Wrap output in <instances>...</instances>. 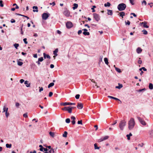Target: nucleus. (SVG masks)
<instances>
[{
  "label": "nucleus",
  "mask_w": 153,
  "mask_h": 153,
  "mask_svg": "<svg viewBox=\"0 0 153 153\" xmlns=\"http://www.w3.org/2000/svg\"><path fill=\"white\" fill-rule=\"evenodd\" d=\"M10 22L12 23H14L15 22V21L13 19H12L10 20Z\"/></svg>",
  "instance_id": "57"
},
{
  "label": "nucleus",
  "mask_w": 153,
  "mask_h": 153,
  "mask_svg": "<svg viewBox=\"0 0 153 153\" xmlns=\"http://www.w3.org/2000/svg\"><path fill=\"white\" fill-rule=\"evenodd\" d=\"M66 26L67 28H71L72 26V24L70 22H67L66 23Z\"/></svg>",
  "instance_id": "10"
},
{
  "label": "nucleus",
  "mask_w": 153,
  "mask_h": 153,
  "mask_svg": "<svg viewBox=\"0 0 153 153\" xmlns=\"http://www.w3.org/2000/svg\"><path fill=\"white\" fill-rule=\"evenodd\" d=\"M94 18L98 22L100 19V16L99 14L96 13H94L93 14Z\"/></svg>",
  "instance_id": "6"
},
{
  "label": "nucleus",
  "mask_w": 153,
  "mask_h": 153,
  "mask_svg": "<svg viewBox=\"0 0 153 153\" xmlns=\"http://www.w3.org/2000/svg\"><path fill=\"white\" fill-rule=\"evenodd\" d=\"M128 128L130 130L132 129L135 125V122L133 118H131L128 121Z\"/></svg>",
  "instance_id": "1"
},
{
  "label": "nucleus",
  "mask_w": 153,
  "mask_h": 153,
  "mask_svg": "<svg viewBox=\"0 0 153 153\" xmlns=\"http://www.w3.org/2000/svg\"><path fill=\"white\" fill-rule=\"evenodd\" d=\"M67 111L69 113H71L72 112V108H71V106H68Z\"/></svg>",
  "instance_id": "14"
},
{
  "label": "nucleus",
  "mask_w": 153,
  "mask_h": 153,
  "mask_svg": "<svg viewBox=\"0 0 153 153\" xmlns=\"http://www.w3.org/2000/svg\"><path fill=\"white\" fill-rule=\"evenodd\" d=\"M77 123L78 124H81L82 125V120H79L78 121Z\"/></svg>",
  "instance_id": "49"
},
{
  "label": "nucleus",
  "mask_w": 153,
  "mask_h": 153,
  "mask_svg": "<svg viewBox=\"0 0 153 153\" xmlns=\"http://www.w3.org/2000/svg\"><path fill=\"white\" fill-rule=\"evenodd\" d=\"M33 11L34 12H38V7L37 6H34L33 7Z\"/></svg>",
  "instance_id": "18"
},
{
  "label": "nucleus",
  "mask_w": 153,
  "mask_h": 153,
  "mask_svg": "<svg viewBox=\"0 0 153 153\" xmlns=\"http://www.w3.org/2000/svg\"><path fill=\"white\" fill-rule=\"evenodd\" d=\"M43 60V58L42 57H41L40 58H39L38 59V60H39V61H40V62H42Z\"/></svg>",
  "instance_id": "42"
},
{
  "label": "nucleus",
  "mask_w": 153,
  "mask_h": 153,
  "mask_svg": "<svg viewBox=\"0 0 153 153\" xmlns=\"http://www.w3.org/2000/svg\"><path fill=\"white\" fill-rule=\"evenodd\" d=\"M115 70L117 71L119 73L121 72L120 69L118 68H115Z\"/></svg>",
  "instance_id": "33"
},
{
  "label": "nucleus",
  "mask_w": 153,
  "mask_h": 153,
  "mask_svg": "<svg viewBox=\"0 0 153 153\" xmlns=\"http://www.w3.org/2000/svg\"><path fill=\"white\" fill-rule=\"evenodd\" d=\"M149 88L150 89L152 90L153 89V84L152 83H150L149 84Z\"/></svg>",
  "instance_id": "26"
},
{
  "label": "nucleus",
  "mask_w": 153,
  "mask_h": 153,
  "mask_svg": "<svg viewBox=\"0 0 153 153\" xmlns=\"http://www.w3.org/2000/svg\"><path fill=\"white\" fill-rule=\"evenodd\" d=\"M58 52V49L56 48V49L55 51H54L53 52V54L55 56H57L58 55V54H57V53Z\"/></svg>",
  "instance_id": "20"
},
{
  "label": "nucleus",
  "mask_w": 153,
  "mask_h": 153,
  "mask_svg": "<svg viewBox=\"0 0 153 153\" xmlns=\"http://www.w3.org/2000/svg\"><path fill=\"white\" fill-rule=\"evenodd\" d=\"M125 22L126 25H130V22L129 21L127 20V22Z\"/></svg>",
  "instance_id": "51"
},
{
  "label": "nucleus",
  "mask_w": 153,
  "mask_h": 153,
  "mask_svg": "<svg viewBox=\"0 0 153 153\" xmlns=\"http://www.w3.org/2000/svg\"><path fill=\"white\" fill-rule=\"evenodd\" d=\"M23 64V63L22 62L18 61L17 62L18 65L19 66H22Z\"/></svg>",
  "instance_id": "38"
},
{
  "label": "nucleus",
  "mask_w": 153,
  "mask_h": 153,
  "mask_svg": "<svg viewBox=\"0 0 153 153\" xmlns=\"http://www.w3.org/2000/svg\"><path fill=\"white\" fill-rule=\"evenodd\" d=\"M71 119L72 120H75L76 119V118L74 116H72L71 117Z\"/></svg>",
  "instance_id": "61"
},
{
  "label": "nucleus",
  "mask_w": 153,
  "mask_h": 153,
  "mask_svg": "<svg viewBox=\"0 0 153 153\" xmlns=\"http://www.w3.org/2000/svg\"><path fill=\"white\" fill-rule=\"evenodd\" d=\"M120 16L122 17L123 18V16L125 15V13L123 11L119 13Z\"/></svg>",
  "instance_id": "25"
},
{
  "label": "nucleus",
  "mask_w": 153,
  "mask_h": 153,
  "mask_svg": "<svg viewBox=\"0 0 153 153\" xmlns=\"http://www.w3.org/2000/svg\"><path fill=\"white\" fill-rule=\"evenodd\" d=\"M74 7H73V10H75L77 8L78 6V5L77 4L74 3Z\"/></svg>",
  "instance_id": "24"
},
{
  "label": "nucleus",
  "mask_w": 153,
  "mask_h": 153,
  "mask_svg": "<svg viewBox=\"0 0 153 153\" xmlns=\"http://www.w3.org/2000/svg\"><path fill=\"white\" fill-rule=\"evenodd\" d=\"M19 45L18 44L15 43L14 44V46L15 48L16 49H17V48L19 47Z\"/></svg>",
  "instance_id": "37"
},
{
  "label": "nucleus",
  "mask_w": 153,
  "mask_h": 153,
  "mask_svg": "<svg viewBox=\"0 0 153 153\" xmlns=\"http://www.w3.org/2000/svg\"><path fill=\"white\" fill-rule=\"evenodd\" d=\"M49 153H54V149H51V150L49 151Z\"/></svg>",
  "instance_id": "40"
},
{
  "label": "nucleus",
  "mask_w": 153,
  "mask_h": 153,
  "mask_svg": "<svg viewBox=\"0 0 153 153\" xmlns=\"http://www.w3.org/2000/svg\"><path fill=\"white\" fill-rule=\"evenodd\" d=\"M65 122L67 123H69L70 122V120L69 118H67L65 120Z\"/></svg>",
  "instance_id": "41"
},
{
  "label": "nucleus",
  "mask_w": 153,
  "mask_h": 153,
  "mask_svg": "<svg viewBox=\"0 0 153 153\" xmlns=\"http://www.w3.org/2000/svg\"><path fill=\"white\" fill-rule=\"evenodd\" d=\"M3 1L2 0H0V6L1 7H3L4 6L3 4H2Z\"/></svg>",
  "instance_id": "44"
},
{
  "label": "nucleus",
  "mask_w": 153,
  "mask_h": 153,
  "mask_svg": "<svg viewBox=\"0 0 153 153\" xmlns=\"http://www.w3.org/2000/svg\"><path fill=\"white\" fill-rule=\"evenodd\" d=\"M130 3L132 5H134V4L133 2L134 0H129Z\"/></svg>",
  "instance_id": "54"
},
{
  "label": "nucleus",
  "mask_w": 153,
  "mask_h": 153,
  "mask_svg": "<svg viewBox=\"0 0 153 153\" xmlns=\"http://www.w3.org/2000/svg\"><path fill=\"white\" fill-rule=\"evenodd\" d=\"M136 51L138 53H140L142 52V49L138 47L137 48Z\"/></svg>",
  "instance_id": "17"
},
{
  "label": "nucleus",
  "mask_w": 153,
  "mask_h": 153,
  "mask_svg": "<svg viewBox=\"0 0 153 153\" xmlns=\"http://www.w3.org/2000/svg\"><path fill=\"white\" fill-rule=\"evenodd\" d=\"M20 104H19V103H18V102H16V106L17 107H18L19 106V105Z\"/></svg>",
  "instance_id": "63"
},
{
  "label": "nucleus",
  "mask_w": 153,
  "mask_h": 153,
  "mask_svg": "<svg viewBox=\"0 0 153 153\" xmlns=\"http://www.w3.org/2000/svg\"><path fill=\"white\" fill-rule=\"evenodd\" d=\"M118 85H119L118 86H116L115 87L116 88L120 89L123 87V86L122 84L118 83Z\"/></svg>",
  "instance_id": "21"
},
{
  "label": "nucleus",
  "mask_w": 153,
  "mask_h": 153,
  "mask_svg": "<svg viewBox=\"0 0 153 153\" xmlns=\"http://www.w3.org/2000/svg\"><path fill=\"white\" fill-rule=\"evenodd\" d=\"M8 108L7 107L5 106H4L3 108V112H5L6 116L7 118L9 115V113H7Z\"/></svg>",
  "instance_id": "4"
},
{
  "label": "nucleus",
  "mask_w": 153,
  "mask_h": 153,
  "mask_svg": "<svg viewBox=\"0 0 153 153\" xmlns=\"http://www.w3.org/2000/svg\"><path fill=\"white\" fill-rule=\"evenodd\" d=\"M143 145H144L143 143H142L141 144H139L138 146H139L141 147H142L143 146Z\"/></svg>",
  "instance_id": "59"
},
{
  "label": "nucleus",
  "mask_w": 153,
  "mask_h": 153,
  "mask_svg": "<svg viewBox=\"0 0 153 153\" xmlns=\"http://www.w3.org/2000/svg\"><path fill=\"white\" fill-rule=\"evenodd\" d=\"M75 103H71V102H61L60 104V105L62 106H65L67 105H75Z\"/></svg>",
  "instance_id": "5"
},
{
  "label": "nucleus",
  "mask_w": 153,
  "mask_h": 153,
  "mask_svg": "<svg viewBox=\"0 0 153 153\" xmlns=\"http://www.w3.org/2000/svg\"><path fill=\"white\" fill-rule=\"evenodd\" d=\"M23 24H22V25L20 27V30H21V34L22 35H23V32L22 30H23Z\"/></svg>",
  "instance_id": "22"
},
{
  "label": "nucleus",
  "mask_w": 153,
  "mask_h": 153,
  "mask_svg": "<svg viewBox=\"0 0 153 153\" xmlns=\"http://www.w3.org/2000/svg\"><path fill=\"white\" fill-rule=\"evenodd\" d=\"M24 81H25V80L23 79H21L20 80V82L21 83H22Z\"/></svg>",
  "instance_id": "56"
},
{
  "label": "nucleus",
  "mask_w": 153,
  "mask_h": 153,
  "mask_svg": "<svg viewBox=\"0 0 153 153\" xmlns=\"http://www.w3.org/2000/svg\"><path fill=\"white\" fill-rule=\"evenodd\" d=\"M80 97V95L79 94H76L75 96V98L76 99H79Z\"/></svg>",
  "instance_id": "47"
},
{
  "label": "nucleus",
  "mask_w": 153,
  "mask_h": 153,
  "mask_svg": "<svg viewBox=\"0 0 153 153\" xmlns=\"http://www.w3.org/2000/svg\"><path fill=\"white\" fill-rule=\"evenodd\" d=\"M83 33L84 35H88L90 34V33L88 32H83Z\"/></svg>",
  "instance_id": "34"
},
{
  "label": "nucleus",
  "mask_w": 153,
  "mask_h": 153,
  "mask_svg": "<svg viewBox=\"0 0 153 153\" xmlns=\"http://www.w3.org/2000/svg\"><path fill=\"white\" fill-rule=\"evenodd\" d=\"M29 82L28 81H26L24 82V84L26 85V86L27 87H29L30 86V83H28Z\"/></svg>",
  "instance_id": "16"
},
{
  "label": "nucleus",
  "mask_w": 153,
  "mask_h": 153,
  "mask_svg": "<svg viewBox=\"0 0 153 153\" xmlns=\"http://www.w3.org/2000/svg\"><path fill=\"white\" fill-rule=\"evenodd\" d=\"M94 149H99L100 147H98L97 146V144L96 143L94 144Z\"/></svg>",
  "instance_id": "35"
},
{
  "label": "nucleus",
  "mask_w": 153,
  "mask_h": 153,
  "mask_svg": "<svg viewBox=\"0 0 153 153\" xmlns=\"http://www.w3.org/2000/svg\"><path fill=\"white\" fill-rule=\"evenodd\" d=\"M39 88H40V89L39 90V92H41V91H42L43 90V89L42 87L41 88L39 87Z\"/></svg>",
  "instance_id": "62"
},
{
  "label": "nucleus",
  "mask_w": 153,
  "mask_h": 153,
  "mask_svg": "<svg viewBox=\"0 0 153 153\" xmlns=\"http://www.w3.org/2000/svg\"><path fill=\"white\" fill-rule=\"evenodd\" d=\"M126 122L124 120H122L119 123V127L121 131H123L124 129L125 126L126 125Z\"/></svg>",
  "instance_id": "2"
},
{
  "label": "nucleus",
  "mask_w": 153,
  "mask_h": 153,
  "mask_svg": "<svg viewBox=\"0 0 153 153\" xmlns=\"http://www.w3.org/2000/svg\"><path fill=\"white\" fill-rule=\"evenodd\" d=\"M104 61L105 62V63L107 65H108V59L107 58H105L104 59Z\"/></svg>",
  "instance_id": "29"
},
{
  "label": "nucleus",
  "mask_w": 153,
  "mask_h": 153,
  "mask_svg": "<svg viewBox=\"0 0 153 153\" xmlns=\"http://www.w3.org/2000/svg\"><path fill=\"white\" fill-rule=\"evenodd\" d=\"M23 116L24 117L27 118L28 117L27 113H26L24 114L23 115Z\"/></svg>",
  "instance_id": "48"
},
{
  "label": "nucleus",
  "mask_w": 153,
  "mask_h": 153,
  "mask_svg": "<svg viewBox=\"0 0 153 153\" xmlns=\"http://www.w3.org/2000/svg\"><path fill=\"white\" fill-rule=\"evenodd\" d=\"M142 32L145 35H146L148 33L147 31L145 30H143Z\"/></svg>",
  "instance_id": "36"
},
{
  "label": "nucleus",
  "mask_w": 153,
  "mask_h": 153,
  "mask_svg": "<svg viewBox=\"0 0 153 153\" xmlns=\"http://www.w3.org/2000/svg\"><path fill=\"white\" fill-rule=\"evenodd\" d=\"M50 135L52 137H54L55 134L54 132H49Z\"/></svg>",
  "instance_id": "30"
},
{
  "label": "nucleus",
  "mask_w": 153,
  "mask_h": 153,
  "mask_svg": "<svg viewBox=\"0 0 153 153\" xmlns=\"http://www.w3.org/2000/svg\"><path fill=\"white\" fill-rule=\"evenodd\" d=\"M43 55L45 59H46V58L49 59H50L51 58L50 56L49 55L46 54L45 53H43Z\"/></svg>",
  "instance_id": "13"
},
{
  "label": "nucleus",
  "mask_w": 153,
  "mask_h": 153,
  "mask_svg": "<svg viewBox=\"0 0 153 153\" xmlns=\"http://www.w3.org/2000/svg\"><path fill=\"white\" fill-rule=\"evenodd\" d=\"M109 137L108 136H106L103 138H101L100 139L98 140V142H100L103 141L104 140L107 139Z\"/></svg>",
  "instance_id": "9"
},
{
  "label": "nucleus",
  "mask_w": 153,
  "mask_h": 153,
  "mask_svg": "<svg viewBox=\"0 0 153 153\" xmlns=\"http://www.w3.org/2000/svg\"><path fill=\"white\" fill-rule=\"evenodd\" d=\"M108 97L109 98H110V99H114V97H112V96H108Z\"/></svg>",
  "instance_id": "55"
},
{
  "label": "nucleus",
  "mask_w": 153,
  "mask_h": 153,
  "mask_svg": "<svg viewBox=\"0 0 153 153\" xmlns=\"http://www.w3.org/2000/svg\"><path fill=\"white\" fill-rule=\"evenodd\" d=\"M146 90L145 88H143L142 89H139L137 91L138 92H140L142 91H145Z\"/></svg>",
  "instance_id": "45"
},
{
  "label": "nucleus",
  "mask_w": 153,
  "mask_h": 153,
  "mask_svg": "<svg viewBox=\"0 0 153 153\" xmlns=\"http://www.w3.org/2000/svg\"><path fill=\"white\" fill-rule=\"evenodd\" d=\"M75 120H73L71 121V123L73 125H74L75 123Z\"/></svg>",
  "instance_id": "58"
},
{
  "label": "nucleus",
  "mask_w": 153,
  "mask_h": 153,
  "mask_svg": "<svg viewBox=\"0 0 153 153\" xmlns=\"http://www.w3.org/2000/svg\"><path fill=\"white\" fill-rule=\"evenodd\" d=\"M103 58L102 55L100 56V57L99 59V63H100L101 62H102V59Z\"/></svg>",
  "instance_id": "31"
},
{
  "label": "nucleus",
  "mask_w": 153,
  "mask_h": 153,
  "mask_svg": "<svg viewBox=\"0 0 153 153\" xmlns=\"http://www.w3.org/2000/svg\"><path fill=\"white\" fill-rule=\"evenodd\" d=\"M108 14V15H112L113 14L112 11L110 10H107Z\"/></svg>",
  "instance_id": "23"
},
{
  "label": "nucleus",
  "mask_w": 153,
  "mask_h": 153,
  "mask_svg": "<svg viewBox=\"0 0 153 153\" xmlns=\"http://www.w3.org/2000/svg\"><path fill=\"white\" fill-rule=\"evenodd\" d=\"M50 60H48L46 61V65H48L50 64Z\"/></svg>",
  "instance_id": "43"
},
{
  "label": "nucleus",
  "mask_w": 153,
  "mask_h": 153,
  "mask_svg": "<svg viewBox=\"0 0 153 153\" xmlns=\"http://www.w3.org/2000/svg\"><path fill=\"white\" fill-rule=\"evenodd\" d=\"M77 107L78 109H82L83 107V104L81 102L78 103Z\"/></svg>",
  "instance_id": "12"
},
{
  "label": "nucleus",
  "mask_w": 153,
  "mask_h": 153,
  "mask_svg": "<svg viewBox=\"0 0 153 153\" xmlns=\"http://www.w3.org/2000/svg\"><path fill=\"white\" fill-rule=\"evenodd\" d=\"M54 85V84L53 82H51V83L50 84H49V85L48 86V88H50V87H52Z\"/></svg>",
  "instance_id": "27"
},
{
  "label": "nucleus",
  "mask_w": 153,
  "mask_h": 153,
  "mask_svg": "<svg viewBox=\"0 0 153 153\" xmlns=\"http://www.w3.org/2000/svg\"><path fill=\"white\" fill-rule=\"evenodd\" d=\"M53 92H50L49 93V97H51L52 96V95H53Z\"/></svg>",
  "instance_id": "53"
},
{
  "label": "nucleus",
  "mask_w": 153,
  "mask_h": 153,
  "mask_svg": "<svg viewBox=\"0 0 153 153\" xmlns=\"http://www.w3.org/2000/svg\"><path fill=\"white\" fill-rule=\"evenodd\" d=\"M149 133L151 137H153V129L149 131Z\"/></svg>",
  "instance_id": "19"
},
{
  "label": "nucleus",
  "mask_w": 153,
  "mask_h": 153,
  "mask_svg": "<svg viewBox=\"0 0 153 153\" xmlns=\"http://www.w3.org/2000/svg\"><path fill=\"white\" fill-rule=\"evenodd\" d=\"M68 108V107H65L63 108H62V110H65L67 111V110Z\"/></svg>",
  "instance_id": "52"
},
{
  "label": "nucleus",
  "mask_w": 153,
  "mask_h": 153,
  "mask_svg": "<svg viewBox=\"0 0 153 153\" xmlns=\"http://www.w3.org/2000/svg\"><path fill=\"white\" fill-rule=\"evenodd\" d=\"M18 15H19V16H24V17H26V18H27V19H29V18L28 16H24V15H22L21 14H18Z\"/></svg>",
  "instance_id": "46"
},
{
  "label": "nucleus",
  "mask_w": 153,
  "mask_h": 153,
  "mask_svg": "<svg viewBox=\"0 0 153 153\" xmlns=\"http://www.w3.org/2000/svg\"><path fill=\"white\" fill-rule=\"evenodd\" d=\"M67 134H68L67 132L66 131H65L64 132V134L62 135V136L64 137H67Z\"/></svg>",
  "instance_id": "28"
},
{
  "label": "nucleus",
  "mask_w": 153,
  "mask_h": 153,
  "mask_svg": "<svg viewBox=\"0 0 153 153\" xmlns=\"http://www.w3.org/2000/svg\"><path fill=\"white\" fill-rule=\"evenodd\" d=\"M137 118L140 123L143 125L145 126L146 125L145 122L140 117H137Z\"/></svg>",
  "instance_id": "7"
},
{
  "label": "nucleus",
  "mask_w": 153,
  "mask_h": 153,
  "mask_svg": "<svg viewBox=\"0 0 153 153\" xmlns=\"http://www.w3.org/2000/svg\"><path fill=\"white\" fill-rule=\"evenodd\" d=\"M49 17V15L48 14L46 13H44L42 15V18L43 19L45 20Z\"/></svg>",
  "instance_id": "8"
},
{
  "label": "nucleus",
  "mask_w": 153,
  "mask_h": 153,
  "mask_svg": "<svg viewBox=\"0 0 153 153\" xmlns=\"http://www.w3.org/2000/svg\"><path fill=\"white\" fill-rule=\"evenodd\" d=\"M130 14L131 15H133L135 17H136L137 16V15L134 13H131Z\"/></svg>",
  "instance_id": "64"
},
{
  "label": "nucleus",
  "mask_w": 153,
  "mask_h": 153,
  "mask_svg": "<svg viewBox=\"0 0 153 153\" xmlns=\"http://www.w3.org/2000/svg\"><path fill=\"white\" fill-rule=\"evenodd\" d=\"M39 147L40 148L39 149V150L41 151H43V149L44 148L43 147V146L42 145H40L39 146Z\"/></svg>",
  "instance_id": "39"
},
{
  "label": "nucleus",
  "mask_w": 153,
  "mask_h": 153,
  "mask_svg": "<svg viewBox=\"0 0 153 153\" xmlns=\"http://www.w3.org/2000/svg\"><path fill=\"white\" fill-rule=\"evenodd\" d=\"M111 4L109 2H107L106 3H105L104 4V6L105 7H109L110 6Z\"/></svg>",
  "instance_id": "32"
},
{
  "label": "nucleus",
  "mask_w": 153,
  "mask_h": 153,
  "mask_svg": "<svg viewBox=\"0 0 153 153\" xmlns=\"http://www.w3.org/2000/svg\"><path fill=\"white\" fill-rule=\"evenodd\" d=\"M23 41L25 44H27V39L26 38H24L23 39Z\"/></svg>",
  "instance_id": "50"
},
{
  "label": "nucleus",
  "mask_w": 153,
  "mask_h": 153,
  "mask_svg": "<svg viewBox=\"0 0 153 153\" xmlns=\"http://www.w3.org/2000/svg\"><path fill=\"white\" fill-rule=\"evenodd\" d=\"M141 24H143V26L144 27L148 28L149 26L147 25V22H146L140 23Z\"/></svg>",
  "instance_id": "15"
},
{
  "label": "nucleus",
  "mask_w": 153,
  "mask_h": 153,
  "mask_svg": "<svg viewBox=\"0 0 153 153\" xmlns=\"http://www.w3.org/2000/svg\"><path fill=\"white\" fill-rule=\"evenodd\" d=\"M126 5L123 3L119 4L117 6V8L120 11L124 10L126 7Z\"/></svg>",
  "instance_id": "3"
},
{
  "label": "nucleus",
  "mask_w": 153,
  "mask_h": 153,
  "mask_svg": "<svg viewBox=\"0 0 153 153\" xmlns=\"http://www.w3.org/2000/svg\"><path fill=\"white\" fill-rule=\"evenodd\" d=\"M50 5H53V6H54L55 5V3L54 2H53L52 3H50Z\"/></svg>",
  "instance_id": "60"
},
{
  "label": "nucleus",
  "mask_w": 153,
  "mask_h": 153,
  "mask_svg": "<svg viewBox=\"0 0 153 153\" xmlns=\"http://www.w3.org/2000/svg\"><path fill=\"white\" fill-rule=\"evenodd\" d=\"M63 14L64 15L68 17L70 15V13L69 11L67 10H65Z\"/></svg>",
  "instance_id": "11"
}]
</instances>
